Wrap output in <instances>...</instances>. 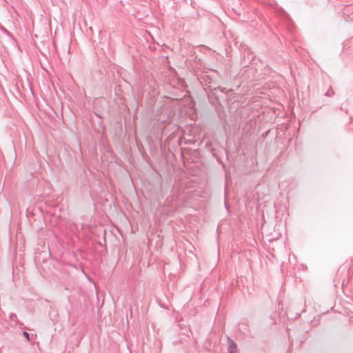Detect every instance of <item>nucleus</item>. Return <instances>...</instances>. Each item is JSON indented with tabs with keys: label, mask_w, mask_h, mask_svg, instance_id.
<instances>
[{
	"label": "nucleus",
	"mask_w": 353,
	"mask_h": 353,
	"mask_svg": "<svg viewBox=\"0 0 353 353\" xmlns=\"http://www.w3.org/2000/svg\"><path fill=\"white\" fill-rule=\"evenodd\" d=\"M23 335L25 336V337L28 340L30 341V334L28 332H23Z\"/></svg>",
	"instance_id": "f03ea898"
},
{
	"label": "nucleus",
	"mask_w": 353,
	"mask_h": 353,
	"mask_svg": "<svg viewBox=\"0 0 353 353\" xmlns=\"http://www.w3.org/2000/svg\"><path fill=\"white\" fill-rule=\"evenodd\" d=\"M228 352L238 353L236 344L232 341H230V344L228 346Z\"/></svg>",
	"instance_id": "f257e3e1"
}]
</instances>
